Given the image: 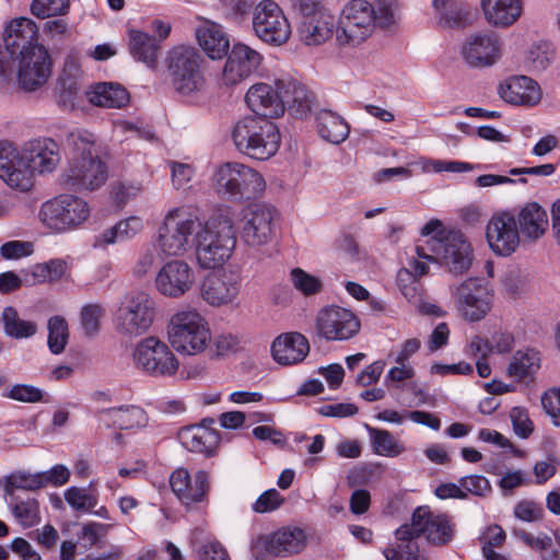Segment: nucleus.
I'll use <instances>...</instances> for the list:
<instances>
[{
  "instance_id": "obj_22",
  "label": "nucleus",
  "mask_w": 560,
  "mask_h": 560,
  "mask_svg": "<svg viewBox=\"0 0 560 560\" xmlns=\"http://www.w3.org/2000/svg\"><path fill=\"white\" fill-rule=\"evenodd\" d=\"M242 279L232 270H222L208 275L201 284L202 299L212 306L233 303L240 294Z\"/></svg>"
},
{
  "instance_id": "obj_55",
  "label": "nucleus",
  "mask_w": 560,
  "mask_h": 560,
  "mask_svg": "<svg viewBox=\"0 0 560 560\" xmlns=\"http://www.w3.org/2000/svg\"><path fill=\"white\" fill-rule=\"evenodd\" d=\"M291 280L293 285L301 291L304 295H312L320 291L322 282L317 277H314L301 268H294L291 271Z\"/></svg>"
},
{
  "instance_id": "obj_16",
  "label": "nucleus",
  "mask_w": 560,
  "mask_h": 560,
  "mask_svg": "<svg viewBox=\"0 0 560 560\" xmlns=\"http://www.w3.org/2000/svg\"><path fill=\"white\" fill-rule=\"evenodd\" d=\"M276 213V208L266 203H249L243 209L241 238L246 245L258 247L271 240Z\"/></svg>"
},
{
  "instance_id": "obj_9",
  "label": "nucleus",
  "mask_w": 560,
  "mask_h": 560,
  "mask_svg": "<svg viewBox=\"0 0 560 560\" xmlns=\"http://www.w3.org/2000/svg\"><path fill=\"white\" fill-rule=\"evenodd\" d=\"M200 228L197 215L183 208H174L167 212L159 228L158 247L165 256H179L192 244V238Z\"/></svg>"
},
{
  "instance_id": "obj_39",
  "label": "nucleus",
  "mask_w": 560,
  "mask_h": 560,
  "mask_svg": "<svg viewBox=\"0 0 560 560\" xmlns=\"http://www.w3.org/2000/svg\"><path fill=\"white\" fill-rule=\"evenodd\" d=\"M129 51L130 55L149 68L155 69L161 45L155 36L139 30H129Z\"/></svg>"
},
{
  "instance_id": "obj_45",
  "label": "nucleus",
  "mask_w": 560,
  "mask_h": 560,
  "mask_svg": "<svg viewBox=\"0 0 560 560\" xmlns=\"http://www.w3.org/2000/svg\"><path fill=\"white\" fill-rule=\"evenodd\" d=\"M10 508L15 520L25 528L33 527L40 522L39 503L38 501L24 493L9 495Z\"/></svg>"
},
{
  "instance_id": "obj_38",
  "label": "nucleus",
  "mask_w": 560,
  "mask_h": 560,
  "mask_svg": "<svg viewBox=\"0 0 560 560\" xmlns=\"http://www.w3.org/2000/svg\"><path fill=\"white\" fill-rule=\"evenodd\" d=\"M178 438L189 452L205 454L208 457L213 454L218 444V435L214 431L197 424L183 428Z\"/></svg>"
},
{
  "instance_id": "obj_58",
  "label": "nucleus",
  "mask_w": 560,
  "mask_h": 560,
  "mask_svg": "<svg viewBox=\"0 0 560 560\" xmlns=\"http://www.w3.org/2000/svg\"><path fill=\"white\" fill-rule=\"evenodd\" d=\"M37 474L39 476V481L42 482V488L47 486L60 487L67 483L70 478L69 469L61 464L55 465L50 469Z\"/></svg>"
},
{
  "instance_id": "obj_5",
  "label": "nucleus",
  "mask_w": 560,
  "mask_h": 560,
  "mask_svg": "<svg viewBox=\"0 0 560 560\" xmlns=\"http://www.w3.org/2000/svg\"><path fill=\"white\" fill-rule=\"evenodd\" d=\"M232 139L242 154L266 161L278 152L281 135L272 120L260 116H246L235 124Z\"/></svg>"
},
{
  "instance_id": "obj_4",
  "label": "nucleus",
  "mask_w": 560,
  "mask_h": 560,
  "mask_svg": "<svg viewBox=\"0 0 560 560\" xmlns=\"http://www.w3.org/2000/svg\"><path fill=\"white\" fill-rule=\"evenodd\" d=\"M202 65V55L192 46L178 45L167 52V78L180 100L190 102L197 98L205 89L206 79Z\"/></svg>"
},
{
  "instance_id": "obj_61",
  "label": "nucleus",
  "mask_w": 560,
  "mask_h": 560,
  "mask_svg": "<svg viewBox=\"0 0 560 560\" xmlns=\"http://www.w3.org/2000/svg\"><path fill=\"white\" fill-rule=\"evenodd\" d=\"M0 252L5 259H18L32 253V244L22 241H10L0 247Z\"/></svg>"
},
{
  "instance_id": "obj_27",
  "label": "nucleus",
  "mask_w": 560,
  "mask_h": 560,
  "mask_svg": "<svg viewBox=\"0 0 560 560\" xmlns=\"http://www.w3.org/2000/svg\"><path fill=\"white\" fill-rule=\"evenodd\" d=\"M276 85L281 91V100L284 109L296 118L306 117L313 107L315 95L304 84L292 78H281L276 80Z\"/></svg>"
},
{
  "instance_id": "obj_63",
  "label": "nucleus",
  "mask_w": 560,
  "mask_h": 560,
  "mask_svg": "<svg viewBox=\"0 0 560 560\" xmlns=\"http://www.w3.org/2000/svg\"><path fill=\"white\" fill-rule=\"evenodd\" d=\"M200 560H230L228 551L219 541L205 544L199 550Z\"/></svg>"
},
{
  "instance_id": "obj_20",
  "label": "nucleus",
  "mask_w": 560,
  "mask_h": 560,
  "mask_svg": "<svg viewBox=\"0 0 560 560\" xmlns=\"http://www.w3.org/2000/svg\"><path fill=\"white\" fill-rule=\"evenodd\" d=\"M16 79L20 89L34 92L46 84L51 74L52 62L46 47H35V50L16 60Z\"/></svg>"
},
{
  "instance_id": "obj_36",
  "label": "nucleus",
  "mask_w": 560,
  "mask_h": 560,
  "mask_svg": "<svg viewBox=\"0 0 560 560\" xmlns=\"http://www.w3.org/2000/svg\"><path fill=\"white\" fill-rule=\"evenodd\" d=\"M486 21L494 27H508L522 14V0H481Z\"/></svg>"
},
{
  "instance_id": "obj_15",
  "label": "nucleus",
  "mask_w": 560,
  "mask_h": 560,
  "mask_svg": "<svg viewBox=\"0 0 560 560\" xmlns=\"http://www.w3.org/2000/svg\"><path fill=\"white\" fill-rule=\"evenodd\" d=\"M435 259L453 273H463L471 264V247L465 235L458 230L439 232L432 246Z\"/></svg>"
},
{
  "instance_id": "obj_28",
  "label": "nucleus",
  "mask_w": 560,
  "mask_h": 560,
  "mask_svg": "<svg viewBox=\"0 0 560 560\" xmlns=\"http://www.w3.org/2000/svg\"><path fill=\"white\" fill-rule=\"evenodd\" d=\"M305 534L301 528L283 527L269 535H262L257 544L271 556L287 557L299 553L305 547Z\"/></svg>"
},
{
  "instance_id": "obj_30",
  "label": "nucleus",
  "mask_w": 560,
  "mask_h": 560,
  "mask_svg": "<svg viewBox=\"0 0 560 560\" xmlns=\"http://www.w3.org/2000/svg\"><path fill=\"white\" fill-rule=\"evenodd\" d=\"M190 477L188 470L185 468H177L170 477V486L173 493L185 506L207 501L210 490L209 474L205 470H198L196 472V481L198 485L196 491H198V493L191 494L186 492Z\"/></svg>"
},
{
  "instance_id": "obj_57",
  "label": "nucleus",
  "mask_w": 560,
  "mask_h": 560,
  "mask_svg": "<svg viewBox=\"0 0 560 560\" xmlns=\"http://www.w3.org/2000/svg\"><path fill=\"white\" fill-rule=\"evenodd\" d=\"M284 502V498L276 489H269L262 492L255 503L253 510L256 513H269L280 508Z\"/></svg>"
},
{
  "instance_id": "obj_49",
  "label": "nucleus",
  "mask_w": 560,
  "mask_h": 560,
  "mask_svg": "<svg viewBox=\"0 0 560 560\" xmlns=\"http://www.w3.org/2000/svg\"><path fill=\"white\" fill-rule=\"evenodd\" d=\"M40 488L42 482L37 472L16 471L7 477L3 490L7 495H14L18 494L16 490L34 491Z\"/></svg>"
},
{
  "instance_id": "obj_48",
  "label": "nucleus",
  "mask_w": 560,
  "mask_h": 560,
  "mask_svg": "<svg viewBox=\"0 0 560 560\" xmlns=\"http://www.w3.org/2000/svg\"><path fill=\"white\" fill-rule=\"evenodd\" d=\"M105 412L110 417L113 424L119 430H130L139 427L144 416L143 409L136 406L109 408Z\"/></svg>"
},
{
  "instance_id": "obj_2",
  "label": "nucleus",
  "mask_w": 560,
  "mask_h": 560,
  "mask_svg": "<svg viewBox=\"0 0 560 560\" xmlns=\"http://www.w3.org/2000/svg\"><path fill=\"white\" fill-rule=\"evenodd\" d=\"M63 145L70 151L68 167L61 175L65 188L80 191H93L105 184L107 165L95 150L93 135L74 129L66 133Z\"/></svg>"
},
{
  "instance_id": "obj_18",
  "label": "nucleus",
  "mask_w": 560,
  "mask_h": 560,
  "mask_svg": "<svg viewBox=\"0 0 560 560\" xmlns=\"http://www.w3.org/2000/svg\"><path fill=\"white\" fill-rule=\"evenodd\" d=\"M360 330V322L349 310L340 306H326L316 317L318 336L328 341L348 340Z\"/></svg>"
},
{
  "instance_id": "obj_13",
  "label": "nucleus",
  "mask_w": 560,
  "mask_h": 560,
  "mask_svg": "<svg viewBox=\"0 0 560 560\" xmlns=\"http://www.w3.org/2000/svg\"><path fill=\"white\" fill-rule=\"evenodd\" d=\"M89 214L88 202L68 194L44 202L39 211L44 224L57 231L80 225Z\"/></svg>"
},
{
  "instance_id": "obj_42",
  "label": "nucleus",
  "mask_w": 560,
  "mask_h": 560,
  "mask_svg": "<svg viewBox=\"0 0 560 560\" xmlns=\"http://www.w3.org/2000/svg\"><path fill=\"white\" fill-rule=\"evenodd\" d=\"M316 122L318 135L330 143L339 144L349 136L348 122L330 109H320L316 115Z\"/></svg>"
},
{
  "instance_id": "obj_43",
  "label": "nucleus",
  "mask_w": 560,
  "mask_h": 560,
  "mask_svg": "<svg viewBox=\"0 0 560 560\" xmlns=\"http://www.w3.org/2000/svg\"><path fill=\"white\" fill-rule=\"evenodd\" d=\"M540 353L533 348L517 350L511 358L508 375L517 382L533 378L540 369Z\"/></svg>"
},
{
  "instance_id": "obj_56",
  "label": "nucleus",
  "mask_w": 560,
  "mask_h": 560,
  "mask_svg": "<svg viewBox=\"0 0 560 560\" xmlns=\"http://www.w3.org/2000/svg\"><path fill=\"white\" fill-rule=\"evenodd\" d=\"M458 483L467 495L486 497L492 491L490 481L481 475H470L459 478Z\"/></svg>"
},
{
  "instance_id": "obj_3",
  "label": "nucleus",
  "mask_w": 560,
  "mask_h": 560,
  "mask_svg": "<svg viewBox=\"0 0 560 560\" xmlns=\"http://www.w3.org/2000/svg\"><path fill=\"white\" fill-rule=\"evenodd\" d=\"M192 244L201 268L214 269L222 266L231 257L236 245L233 209L220 206L205 223L200 221Z\"/></svg>"
},
{
  "instance_id": "obj_64",
  "label": "nucleus",
  "mask_w": 560,
  "mask_h": 560,
  "mask_svg": "<svg viewBox=\"0 0 560 560\" xmlns=\"http://www.w3.org/2000/svg\"><path fill=\"white\" fill-rule=\"evenodd\" d=\"M541 405L553 419H560V388L549 389L541 397Z\"/></svg>"
},
{
  "instance_id": "obj_31",
  "label": "nucleus",
  "mask_w": 560,
  "mask_h": 560,
  "mask_svg": "<svg viewBox=\"0 0 560 560\" xmlns=\"http://www.w3.org/2000/svg\"><path fill=\"white\" fill-rule=\"evenodd\" d=\"M499 92L501 97L514 105H536L541 97V91L538 83L526 75H514L500 84Z\"/></svg>"
},
{
  "instance_id": "obj_50",
  "label": "nucleus",
  "mask_w": 560,
  "mask_h": 560,
  "mask_svg": "<svg viewBox=\"0 0 560 560\" xmlns=\"http://www.w3.org/2000/svg\"><path fill=\"white\" fill-rule=\"evenodd\" d=\"M371 436L372 447L375 454L381 456H396L400 453L393 434L387 430L375 429L366 425Z\"/></svg>"
},
{
  "instance_id": "obj_62",
  "label": "nucleus",
  "mask_w": 560,
  "mask_h": 560,
  "mask_svg": "<svg viewBox=\"0 0 560 560\" xmlns=\"http://www.w3.org/2000/svg\"><path fill=\"white\" fill-rule=\"evenodd\" d=\"M514 515L524 522H535L542 515V509L533 501H520L514 508Z\"/></svg>"
},
{
  "instance_id": "obj_40",
  "label": "nucleus",
  "mask_w": 560,
  "mask_h": 560,
  "mask_svg": "<svg viewBox=\"0 0 560 560\" xmlns=\"http://www.w3.org/2000/svg\"><path fill=\"white\" fill-rule=\"evenodd\" d=\"M142 229L143 223L139 217H129L96 235L93 246L103 248L107 245L129 241L141 232Z\"/></svg>"
},
{
  "instance_id": "obj_51",
  "label": "nucleus",
  "mask_w": 560,
  "mask_h": 560,
  "mask_svg": "<svg viewBox=\"0 0 560 560\" xmlns=\"http://www.w3.org/2000/svg\"><path fill=\"white\" fill-rule=\"evenodd\" d=\"M65 500L73 510L79 512H90L98 502L97 494L74 486L65 491Z\"/></svg>"
},
{
  "instance_id": "obj_17",
  "label": "nucleus",
  "mask_w": 560,
  "mask_h": 560,
  "mask_svg": "<svg viewBox=\"0 0 560 560\" xmlns=\"http://www.w3.org/2000/svg\"><path fill=\"white\" fill-rule=\"evenodd\" d=\"M458 310L469 322L482 319L491 307L492 293L485 278H469L454 292Z\"/></svg>"
},
{
  "instance_id": "obj_7",
  "label": "nucleus",
  "mask_w": 560,
  "mask_h": 560,
  "mask_svg": "<svg viewBox=\"0 0 560 560\" xmlns=\"http://www.w3.org/2000/svg\"><path fill=\"white\" fill-rule=\"evenodd\" d=\"M38 43V27L28 18H18L8 23L3 33V46H0V77L12 74L16 60L31 54Z\"/></svg>"
},
{
  "instance_id": "obj_29",
  "label": "nucleus",
  "mask_w": 560,
  "mask_h": 560,
  "mask_svg": "<svg viewBox=\"0 0 560 560\" xmlns=\"http://www.w3.org/2000/svg\"><path fill=\"white\" fill-rule=\"evenodd\" d=\"M271 355L281 365L302 362L310 352V343L300 332H285L278 336L271 345Z\"/></svg>"
},
{
  "instance_id": "obj_10",
  "label": "nucleus",
  "mask_w": 560,
  "mask_h": 560,
  "mask_svg": "<svg viewBox=\"0 0 560 560\" xmlns=\"http://www.w3.org/2000/svg\"><path fill=\"white\" fill-rule=\"evenodd\" d=\"M374 27V7L366 0H352L339 18L336 39L340 46L355 47L372 34Z\"/></svg>"
},
{
  "instance_id": "obj_19",
  "label": "nucleus",
  "mask_w": 560,
  "mask_h": 560,
  "mask_svg": "<svg viewBox=\"0 0 560 560\" xmlns=\"http://www.w3.org/2000/svg\"><path fill=\"white\" fill-rule=\"evenodd\" d=\"M486 237L495 255L509 257L515 253L521 241L515 214L510 211L493 214L487 224Z\"/></svg>"
},
{
  "instance_id": "obj_14",
  "label": "nucleus",
  "mask_w": 560,
  "mask_h": 560,
  "mask_svg": "<svg viewBox=\"0 0 560 560\" xmlns=\"http://www.w3.org/2000/svg\"><path fill=\"white\" fill-rule=\"evenodd\" d=\"M253 28L257 37L273 46L284 44L291 34L287 18L272 0H262L255 7Z\"/></svg>"
},
{
  "instance_id": "obj_21",
  "label": "nucleus",
  "mask_w": 560,
  "mask_h": 560,
  "mask_svg": "<svg viewBox=\"0 0 560 560\" xmlns=\"http://www.w3.org/2000/svg\"><path fill=\"white\" fill-rule=\"evenodd\" d=\"M222 80L225 85H236L256 73L262 62V56L250 46L236 43L226 55Z\"/></svg>"
},
{
  "instance_id": "obj_54",
  "label": "nucleus",
  "mask_w": 560,
  "mask_h": 560,
  "mask_svg": "<svg viewBox=\"0 0 560 560\" xmlns=\"http://www.w3.org/2000/svg\"><path fill=\"white\" fill-rule=\"evenodd\" d=\"M2 396L21 402L34 404L44 399V392L30 384H15Z\"/></svg>"
},
{
  "instance_id": "obj_11",
  "label": "nucleus",
  "mask_w": 560,
  "mask_h": 560,
  "mask_svg": "<svg viewBox=\"0 0 560 560\" xmlns=\"http://www.w3.org/2000/svg\"><path fill=\"white\" fill-rule=\"evenodd\" d=\"M154 306L153 299L144 292L127 294L115 314L116 329L130 337L145 334L154 319Z\"/></svg>"
},
{
  "instance_id": "obj_47",
  "label": "nucleus",
  "mask_w": 560,
  "mask_h": 560,
  "mask_svg": "<svg viewBox=\"0 0 560 560\" xmlns=\"http://www.w3.org/2000/svg\"><path fill=\"white\" fill-rule=\"evenodd\" d=\"M47 345L52 354H60L65 351L69 340V327L65 317L54 315L47 323Z\"/></svg>"
},
{
  "instance_id": "obj_46",
  "label": "nucleus",
  "mask_w": 560,
  "mask_h": 560,
  "mask_svg": "<svg viewBox=\"0 0 560 560\" xmlns=\"http://www.w3.org/2000/svg\"><path fill=\"white\" fill-rule=\"evenodd\" d=\"M1 319L4 334L12 339H27L37 332L36 323L20 318L16 308L13 306L3 308Z\"/></svg>"
},
{
  "instance_id": "obj_60",
  "label": "nucleus",
  "mask_w": 560,
  "mask_h": 560,
  "mask_svg": "<svg viewBox=\"0 0 560 560\" xmlns=\"http://www.w3.org/2000/svg\"><path fill=\"white\" fill-rule=\"evenodd\" d=\"M472 365L465 361H460L455 364L434 363L430 368L431 374H436L441 376H446L448 374L469 375L472 373Z\"/></svg>"
},
{
  "instance_id": "obj_6",
  "label": "nucleus",
  "mask_w": 560,
  "mask_h": 560,
  "mask_svg": "<svg viewBox=\"0 0 560 560\" xmlns=\"http://www.w3.org/2000/svg\"><path fill=\"white\" fill-rule=\"evenodd\" d=\"M213 183L220 196L238 202L256 198L266 187L265 179L257 171L237 162L220 165L213 175Z\"/></svg>"
},
{
  "instance_id": "obj_37",
  "label": "nucleus",
  "mask_w": 560,
  "mask_h": 560,
  "mask_svg": "<svg viewBox=\"0 0 560 560\" xmlns=\"http://www.w3.org/2000/svg\"><path fill=\"white\" fill-rule=\"evenodd\" d=\"M91 104L105 108L125 107L130 100L129 92L116 82H100L86 92Z\"/></svg>"
},
{
  "instance_id": "obj_52",
  "label": "nucleus",
  "mask_w": 560,
  "mask_h": 560,
  "mask_svg": "<svg viewBox=\"0 0 560 560\" xmlns=\"http://www.w3.org/2000/svg\"><path fill=\"white\" fill-rule=\"evenodd\" d=\"M105 315V310L100 304H86L80 313V323L88 337H93L101 329V319Z\"/></svg>"
},
{
  "instance_id": "obj_41",
  "label": "nucleus",
  "mask_w": 560,
  "mask_h": 560,
  "mask_svg": "<svg viewBox=\"0 0 560 560\" xmlns=\"http://www.w3.org/2000/svg\"><path fill=\"white\" fill-rule=\"evenodd\" d=\"M304 19L301 35L306 45H320L332 35L335 27L332 15L320 11Z\"/></svg>"
},
{
  "instance_id": "obj_23",
  "label": "nucleus",
  "mask_w": 560,
  "mask_h": 560,
  "mask_svg": "<svg viewBox=\"0 0 560 560\" xmlns=\"http://www.w3.org/2000/svg\"><path fill=\"white\" fill-rule=\"evenodd\" d=\"M0 178L10 187L21 191L32 188V172L26 166L25 156L9 141H0Z\"/></svg>"
},
{
  "instance_id": "obj_8",
  "label": "nucleus",
  "mask_w": 560,
  "mask_h": 560,
  "mask_svg": "<svg viewBox=\"0 0 560 560\" xmlns=\"http://www.w3.org/2000/svg\"><path fill=\"white\" fill-rule=\"evenodd\" d=\"M167 334L172 347L188 355L202 352L211 340L208 323L197 311L173 315Z\"/></svg>"
},
{
  "instance_id": "obj_44",
  "label": "nucleus",
  "mask_w": 560,
  "mask_h": 560,
  "mask_svg": "<svg viewBox=\"0 0 560 560\" xmlns=\"http://www.w3.org/2000/svg\"><path fill=\"white\" fill-rule=\"evenodd\" d=\"M197 40L202 50L211 59H220L228 55L230 42L226 34L217 25L197 31Z\"/></svg>"
},
{
  "instance_id": "obj_53",
  "label": "nucleus",
  "mask_w": 560,
  "mask_h": 560,
  "mask_svg": "<svg viewBox=\"0 0 560 560\" xmlns=\"http://www.w3.org/2000/svg\"><path fill=\"white\" fill-rule=\"evenodd\" d=\"M70 0H33L31 12L39 18L65 15L69 12Z\"/></svg>"
},
{
  "instance_id": "obj_24",
  "label": "nucleus",
  "mask_w": 560,
  "mask_h": 560,
  "mask_svg": "<svg viewBox=\"0 0 560 560\" xmlns=\"http://www.w3.org/2000/svg\"><path fill=\"white\" fill-rule=\"evenodd\" d=\"M500 50L501 45L495 33L479 32L466 38L462 47V55L470 67L483 68L497 62Z\"/></svg>"
},
{
  "instance_id": "obj_34",
  "label": "nucleus",
  "mask_w": 560,
  "mask_h": 560,
  "mask_svg": "<svg viewBox=\"0 0 560 560\" xmlns=\"http://www.w3.org/2000/svg\"><path fill=\"white\" fill-rule=\"evenodd\" d=\"M81 70L77 62L67 60L57 81V103L66 110H72L81 92Z\"/></svg>"
},
{
  "instance_id": "obj_33",
  "label": "nucleus",
  "mask_w": 560,
  "mask_h": 560,
  "mask_svg": "<svg viewBox=\"0 0 560 560\" xmlns=\"http://www.w3.org/2000/svg\"><path fill=\"white\" fill-rule=\"evenodd\" d=\"M515 218L520 235L522 234L526 240L537 241L547 231L548 214L538 202H527Z\"/></svg>"
},
{
  "instance_id": "obj_32",
  "label": "nucleus",
  "mask_w": 560,
  "mask_h": 560,
  "mask_svg": "<svg viewBox=\"0 0 560 560\" xmlns=\"http://www.w3.org/2000/svg\"><path fill=\"white\" fill-rule=\"evenodd\" d=\"M25 152V162L30 172L49 173L60 161L59 145L51 138L30 141Z\"/></svg>"
},
{
  "instance_id": "obj_25",
  "label": "nucleus",
  "mask_w": 560,
  "mask_h": 560,
  "mask_svg": "<svg viewBox=\"0 0 560 560\" xmlns=\"http://www.w3.org/2000/svg\"><path fill=\"white\" fill-rule=\"evenodd\" d=\"M194 282V271L183 260L166 262L155 278L159 292L165 296L178 298L185 294Z\"/></svg>"
},
{
  "instance_id": "obj_59",
  "label": "nucleus",
  "mask_w": 560,
  "mask_h": 560,
  "mask_svg": "<svg viewBox=\"0 0 560 560\" xmlns=\"http://www.w3.org/2000/svg\"><path fill=\"white\" fill-rule=\"evenodd\" d=\"M514 345V336L509 331H495L490 339H486L485 347L488 352H510Z\"/></svg>"
},
{
  "instance_id": "obj_35",
  "label": "nucleus",
  "mask_w": 560,
  "mask_h": 560,
  "mask_svg": "<svg viewBox=\"0 0 560 560\" xmlns=\"http://www.w3.org/2000/svg\"><path fill=\"white\" fill-rule=\"evenodd\" d=\"M432 7L438 24L447 28H465L471 24V11L467 2L460 0H433Z\"/></svg>"
},
{
  "instance_id": "obj_12",
  "label": "nucleus",
  "mask_w": 560,
  "mask_h": 560,
  "mask_svg": "<svg viewBox=\"0 0 560 560\" xmlns=\"http://www.w3.org/2000/svg\"><path fill=\"white\" fill-rule=\"evenodd\" d=\"M137 369L153 377L174 376L179 362L168 346L155 337L140 341L133 351Z\"/></svg>"
},
{
  "instance_id": "obj_1",
  "label": "nucleus",
  "mask_w": 560,
  "mask_h": 560,
  "mask_svg": "<svg viewBox=\"0 0 560 560\" xmlns=\"http://www.w3.org/2000/svg\"><path fill=\"white\" fill-rule=\"evenodd\" d=\"M456 525L450 514L433 512L428 505L417 506L410 523L400 525L395 537L406 544L388 547L383 550L386 560H429L419 556V547L413 539L424 537L428 544L435 547L447 546L453 541Z\"/></svg>"
},
{
  "instance_id": "obj_26",
  "label": "nucleus",
  "mask_w": 560,
  "mask_h": 560,
  "mask_svg": "<svg viewBox=\"0 0 560 560\" xmlns=\"http://www.w3.org/2000/svg\"><path fill=\"white\" fill-rule=\"evenodd\" d=\"M281 98L280 89L276 84L272 86L267 83L252 85L245 95V102L254 116L270 120L283 115L284 106Z\"/></svg>"
}]
</instances>
